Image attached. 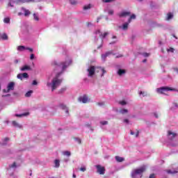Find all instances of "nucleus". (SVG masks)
Instances as JSON below:
<instances>
[{
  "label": "nucleus",
  "instance_id": "nucleus-10",
  "mask_svg": "<svg viewBox=\"0 0 178 178\" xmlns=\"http://www.w3.org/2000/svg\"><path fill=\"white\" fill-rule=\"evenodd\" d=\"M17 49L19 52H23V51H29L30 52H33V49L30 47H26L25 46H23V45L18 46Z\"/></svg>",
  "mask_w": 178,
  "mask_h": 178
},
{
  "label": "nucleus",
  "instance_id": "nucleus-62",
  "mask_svg": "<svg viewBox=\"0 0 178 178\" xmlns=\"http://www.w3.org/2000/svg\"><path fill=\"white\" fill-rule=\"evenodd\" d=\"M72 177H73V178H76V175H75V174H73Z\"/></svg>",
  "mask_w": 178,
  "mask_h": 178
},
{
  "label": "nucleus",
  "instance_id": "nucleus-20",
  "mask_svg": "<svg viewBox=\"0 0 178 178\" xmlns=\"http://www.w3.org/2000/svg\"><path fill=\"white\" fill-rule=\"evenodd\" d=\"M0 40L6 41L8 40V35L6 33H0Z\"/></svg>",
  "mask_w": 178,
  "mask_h": 178
},
{
  "label": "nucleus",
  "instance_id": "nucleus-33",
  "mask_svg": "<svg viewBox=\"0 0 178 178\" xmlns=\"http://www.w3.org/2000/svg\"><path fill=\"white\" fill-rule=\"evenodd\" d=\"M66 90H67V88H66V87L62 88L58 91V94H63V92H65V91H66Z\"/></svg>",
  "mask_w": 178,
  "mask_h": 178
},
{
  "label": "nucleus",
  "instance_id": "nucleus-55",
  "mask_svg": "<svg viewBox=\"0 0 178 178\" xmlns=\"http://www.w3.org/2000/svg\"><path fill=\"white\" fill-rule=\"evenodd\" d=\"M153 115L154 118H156V119H158V118H159V115L156 113H154Z\"/></svg>",
  "mask_w": 178,
  "mask_h": 178
},
{
  "label": "nucleus",
  "instance_id": "nucleus-8",
  "mask_svg": "<svg viewBox=\"0 0 178 178\" xmlns=\"http://www.w3.org/2000/svg\"><path fill=\"white\" fill-rule=\"evenodd\" d=\"M156 91L159 94H163V92H166V91H173V89L168 86H163L161 88H157Z\"/></svg>",
  "mask_w": 178,
  "mask_h": 178
},
{
  "label": "nucleus",
  "instance_id": "nucleus-4",
  "mask_svg": "<svg viewBox=\"0 0 178 178\" xmlns=\"http://www.w3.org/2000/svg\"><path fill=\"white\" fill-rule=\"evenodd\" d=\"M176 136H177V134L175 133H173L171 131H168V138L169 140L170 145H171V147H177V145H178L177 142H175V143H173L175 137H176Z\"/></svg>",
  "mask_w": 178,
  "mask_h": 178
},
{
  "label": "nucleus",
  "instance_id": "nucleus-43",
  "mask_svg": "<svg viewBox=\"0 0 178 178\" xmlns=\"http://www.w3.org/2000/svg\"><path fill=\"white\" fill-rule=\"evenodd\" d=\"M75 141L78 143V144H81V139L79 138H75Z\"/></svg>",
  "mask_w": 178,
  "mask_h": 178
},
{
  "label": "nucleus",
  "instance_id": "nucleus-1",
  "mask_svg": "<svg viewBox=\"0 0 178 178\" xmlns=\"http://www.w3.org/2000/svg\"><path fill=\"white\" fill-rule=\"evenodd\" d=\"M51 65L52 66H56V67H60L61 69V72L56 74V76L52 79L51 83L47 82V87H51V91H55L62 83L63 79H59L60 76L67 69V67L72 65V58L69 56H67L65 61L58 63L56 60H54Z\"/></svg>",
  "mask_w": 178,
  "mask_h": 178
},
{
  "label": "nucleus",
  "instance_id": "nucleus-57",
  "mask_svg": "<svg viewBox=\"0 0 178 178\" xmlns=\"http://www.w3.org/2000/svg\"><path fill=\"white\" fill-rule=\"evenodd\" d=\"M101 19H102V17H98L97 22L99 23V20H101Z\"/></svg>",
  "mask_w": 178,
  "mask_h": 178
},
{
  "label": "nucleus",
  "instance_id": "nucleus-21",
  "mask_svg": "<svg viewBox=\"0 0 178 178\" xmlns=\"http://www.w3.org/2000/svg\"><path fill=\"white\" fill-rule=\"evenodd\" d=\"M125 73H126V70L123 69H119L117 72V74H118V76H123V74H124Z\"/></svg>",
  "mask_w": 178,
  "mask_h": 178
},
{
  "label": "nucleus",
  "instance_id": "nucleus-25",
  "mask_svg": "<svg viewBox=\"0 0 178 178\" xmlns=\"http://www.w3.org/2000/svg\"><path fill=\"white\" fill-rule=\"evenodd\" d=\"M54 164L55 168H59V166H60V161H59V159L54 160Z\"/></svg>",
  "mask_w": 178,
  "mask_h": 178
},
{
  "label": "nucleus",
  "instance_id": "nucleus-22",
  "mask_svg": "<svg viewBox=\"0 0 178 178\" xmlns=\"http://www.w3.org/2000/svg\"><path fill=\"white\" fill-rule=\"evenodd\" d=\"M129 111L126 108L120 109V111H118V113H121L122 115H124V113H128Z\"/></svg>",
  "mask_w": 178,
  "mask_h": 178
},
{
  "label": "nucleus",
  "instance_id": "nucleus-32",
  "mask_svg": "<svg viewBox=\"0 0 178 178\" xmlns=\"http://www.w3.org/2000/svg\"><path fill=\"white\" fill-rule=\"evenodd\" d=\"M99 69H100V70L102 71V75L101 77H104V75L105 74V73H106V70H105V69H104L102 67H99Z\"/></svg>",
  "mask_w": 178,
  "mask_h": 178
},
{
  "label": "nucleus",
  "instance_id": "nucleus-24",
  "mask_svg": "<svg viewBox=\"0 0 178 178\" xmlns=\"http://www.w3.org/2000/svg\"><path fill=\"white\" fill-rule=\"evenodd\" d=\"M22 10L24 11V16H29L30 15V10L24 8H22Z\"/></svg>",
  "mask_w": 178,
  "mask_h": 178
},
{
  "label": "nucleus",
  "instance_id": "nucleus-37",
  "mask_svg": "<svg viewBox=\"0 0 178 178\" xmlns=\"http://www.w3.org/2000/svg\"><path fill=\"white\" fill-rule=\"evenodd\" d=\"M33 19L36 22H38L40 20V18L38 17V15H37L36 13L33 14Z\"/></svg>",
  "mask_w": 178,
  "mask_h": 178
},
{
  "label": "nucleus",
  "instance_id": "nucleus-12",
  "mask_svg": "<svg viewBox=\"0 0 178 178\" xmlns=\"http://www.w3.org/2000/svg\"><path fill=\"white\" fill-rule=\"evenodd\" d=\"M110 55H115V54H113V51H106L105 54H102V60L103 62H105V60H106V58L110 56Z\"/></svg>",
  "mask_w": 178,
  "mask_h": 178
},
{
  "label": "nucleus",
  "instance_id": "nucleus-45",
  "mask_svg": "<svg viewBox=\"0 0 178 178\" xmlns=\"http://www.w3.org/2000/svg\"><path fill=\"white\" fill-rule=\"evenodd\" d=\"M100 124L105 126V124H108V121H102L100 122Z\"/></svg>",
  "mask_w": 178,
  "mask_h": 178
},
{
  "label": "nucleus",
  "instance_id": "nucleus-39",
  "mask_svg": "<svg viewBox=\"0 0 178 178\" xmlns=\"http://www.w3.org/2000/svg\"><path fill=\"white\" fill-rule=\"evenodd\" d=\"M88 9H91V4H88L83 7V10H88Z\"/></svg>",
  "mask_w": 178,
  "mask_h": 178
},
{
  "label": "nucleus",
  "instance_id": "nucleus-60",
  "mask_svg": "<svg viewBox=\"0 0 178 178\" xmlns=\"http://www.w3.org/2000/svg\"><path fill=\"white\" fill-rule=\"evenodd\" d=\"M3 97H10V94H7L6 95H3Z\"/></svg>",
  "mask_w": 178,
  "mask_h": 178
},
{
  "label": "nucleus",
  "instance_id": "nucleus-58",
  "mask_svg": "<svg viewBox=\"0 0 178 178\" xmlns=\"http://www.w3.org/2000/svg\"><path fill=\"white\" fill-rule=\"evenodd\" d=\"M14 63L17 65V63H19V60H15Z\"/></svg>",
  "mask_w": 178,
  "mask_h": 178
},
{
  "label": "nucleus",
  "instance_id": "nucleus-3",
  "mask_svg": "<svg viewBox=\"0 0 178 178\" xmlns=\"http://www.w3.org/2000/svg\"><path fill=\"white\" fill-rule=\"evenodd\" d=\"M41 0H9L8 6L13 8L15 3H29L30 2H40Z\"/></svg>",
  "mask_w": 178,
  "mask_h": 178
},
{
  "label": "nucleus",
  "instance_id": "nucleus-44",
  "mask_svg": "<svg viewBox=\"0 0 178 178\" xmlns=\"http://www.w3.org/2000/svg\"><path fill=\"white\" fill-rule=\"evenodd\" d=\"M70 2L71 5H76V3H77V1H76L75 0H70Z\"/></svg>",
  "mask_w": 178,
  "mask_h": 178
},
{
  "label": "nucleus",
  "instance_id": "nucleus-18",
  "mask_svg": "<svg viewBox=\"0 0 178 178\" xmlns=\"http://www.w3.org/2000/svg\"><path fill=\"white\" fill-rule=\"evenodd\" d=\"M58 106L59 108H60V109L65 111V113H69V108H67V106H66V105H65L64 104H60Z\"/></svg>",
  "mask_w": 178,
  "mask_h": 178
},
{
  "label": "nucleus",
  "instance_id": "nucleus-52",
  "mask_svg": "<svg viewBox=\"0 0 178 178\" xmlns=\"http://www.w3.org/2000/svg\"><path fill=\"white\" fill-rule=\"evenodd\" d=\"M34 58H35V56H34L33 54H31V56H30L31 60H33V59H34Z\"/></svg>",
  "mask_w": 178,
  "mask_h": 178
},
{
  "label": "nucleus",
  "instance_id": "nucleus-48",
  "mask_svg": "<svg viewBox=\"0 0 178 178\" xmlns=\"http://www.w3.org/2000/svg\"><path fill=\"white\" fill-rule=\"evenodd\" d=\"M123 122L126 124H129V123H130V121L129 120V119H124L123 120Z\"/></svg>",
  "mask_w": 178,
  "mask_h": 178
},
{
  "label": "nucleus",
  "instance_id": "nucleus-30",
  "mask_svg": "<svg viewBox=\"0 0 178 178\" xmlns=\"http://www.w3.org/2000/svg\"><path fill=\"white\" fill-rule=\"evenodd\" d=\"M176 108H178V104L176 102L172 103V106L170 108L171 111H175Z\"/></svg>",
  "mask_w": 178,
  "mask_h": 178
},
{
  "label": "nucleus",
  "instance_id": "nucleus-51",
  "mask_svg": "<svg viewBox=\"0 0 178 178\" xmlns=\"http://www.w3.org/2000/svg\"><path fill=\"white\" fill-rule=\"evenodd\" d=\"M143 56L145 58H148V56H149V54H148V53H143Z\"/></svg>",
  "mask_w": 178,
  "mask_h": 178
},
{
  "label": "nucleus",
  "instance_id": "nucleus-16",
  "mask_svg": "<svg viewBox=\"0 0 178 178\" xmlns=\"http://www.w3.org/2000/svg\"><path fill=\"white\" fill-rule=\"evenodd\" d=\"M131 13L129 11H122L118 14L119 17H126V16H130Z\"/></svg>",
  "mask_w": 178,
  "mask_h": 178
},
{
  "label": "nucleus",
  "instance_id": "nucleus-31",
  "mask_svg": "<svg viewBox=\"0 0 178 178\" xmlns=\"http://www.w3.org/2000/svg\"><path fill=\"white\" fill-rule=\"evenodd\" d=\"M4 23H6V24H10V17H6L3 19Z\"/></svg>",
  "mask_w": 178,
  "mask_h": 178
},
{
  "label": "nucleus",
  "instance_id": "nucleus-27",
  "mask_svg": "<svg viewBox=\"0 0 178 178\" xmlns=\"http://www.w3.org/2000/svg\"><path fill=\"white\" fill-rule=\"evenodd\" d=\"M33 91L32 90H29L26 94H25V97H26V98H30V97H31V95L33 94Z\"/></svg>",
  "mask_w": 178,
  "mask_h": 178
},
{
  "label": "nucleus",
  "instance_id": "nucleus-41",
  "mask_svg": "<svg viewBox=\"0 0 178 178\" xmlns=\"http://www.w3.org/2000/svg\"><path fill=\"white\" fill-rule=\"evenodd\" d=\"M113 1L115 0H102V2H104V3H109L111 2H113Z\"/></svg>",
  "mask_w": 178,
  "mask_h": 178
},
{
  "label": "nucleus",
  "instance_id": "nucleus-14",
  "mask_svg": "<svg viewBox=\"0 0 178 178\" xmlns=\"http://www.w3.org/2000/svg\"><path fill=\"white\" fill-rule=\"evenodd\" d=\"M17 78L19 80H23V79H29V74L27 72L18 74Z\"/></svg>",
  "mask_w": 178,
  "mask_h": 178
},
{
  "label": "nucleus",
  "instance_id": "nucleus-19",
  "mask_svg": "<svg viewBox=\"0 0 178 178\" xmlns=\"http://www.w3.org/2000/svg\"><path fill=\"white\" fill-rule=\"evenodd\" d=\"M26 70H31V67L29 65H25L20 69L21 72H26Z\"/></svg>",
  "mask_w": 178,
  "mask_h": 178
},
{
  "label": "nucleus",
  "instance_id": "nucleus-50",
  "mask_svg": "<svg viewBox=\"0 0 178 178\" xmlns=\"http://www.w3.org/2000/svg\"><path fill=\"white\" fill-rule=\"evenodd\" d=\"M120 105H126L127 103L126 102V101L122 100L121 102H120Z\"/></svg>",
  "mask_w": 178,
  "mask_h": 178
},
{
  "label": "nucleus",
  "instance_id": "nucleus-9",
  "mask_svg": "<svg viewBox=\"0 0 178 178\" xmlns=\"http://www.w3.org/2000/svg\"><path fill=\"white\" fill-rule=\"evenodd\" d=\"M87 72L88 77H92L95 74V67L93 65L89 66Z\"/></svg>",
  "mask_w": 178,
  "mask_h": 178
},
{
  "label": "nucleus",
  "instance_id": "nucleus-38",
  "mask_svg": "<svg viewBox=\"0 0 178 178\" xmlns=\"http://www.w3.org/2000/svg\"><path fill=\"white\" fill-rule=\"evenodd\" d=\"M138 134H139L138 131H137L136 133H135V132L133 131H131V136H134V135H135V137H138Z\"/></svg>",
  "mask_w": 178,
  "mask_h": 178
},
{
  "label": "nucleus",
  "instance_id": "nucleus-5",
  "mask_svg": "<svg viewBox=\"0 0 178 178\" xmlns=\"http://www.w3.org/2000/svg\"><path fill=\"white\" fill-rule=\"evenodd\" d=\"M108 34H109V33L105 32L104 33H102V32H101V31L98 29L95 32V40H98V38H97V37H99L102 39V42L104 41V38H105L106 35H108Z\"/></svg>",
  "mask_w": 178,
  "mask_h": 178
},
{
  "label": "nucleus",
  "instance_id": "nucleus-46",
  "mask_svg": "<svg viewBox=\"0 0 178 178\" xmlns=\"http://www.w3.org/2000/svg\"><path fill=\"white\" fill-rule=\"evenodd\" d=\"M86 127H88L92 131H94V129H92V127H91V124H86Z\"/></svg>",
  "mask_w": 178,
  "mask_h": 178
},
{
  "label": "nucleus",
  "instance_id": "nucleus-17",
  "mask_svg": "<svg viewBox=\"0 0 178 178\" xmlns=\"http://www.w3.org/2000/svg\"><path fill=\"white\" fill-rule=\"evenodd\" d=\"M129 24H130V22L128 21L127 22L124 23L122 26H119V29H122V30L126 31V30L129 29Z\"/></svg>",
  "mask_w": 178,
  "mask_h": 178
},
{
  "label": "nucleus",
  "instance_id": "nucleus-36",
  "mask_svg": "<svg viewBox=\"0 0 178 178\" xmlns=\"http://www.w3.org/2000/svg\"><path fill=\"white\" fill-rule=\"evenodd\" d=\"M132 19H136V15L132 14V15L130 16L129 19H128L129 23H131Z\"/></svg>",
  "mask_w": 178,
  "mask_h": 178
},
{
  "label": "nucleus",
  "instance_id": "nucleus-63",
  "mask_svg": "<svg viewBox=\"0 0 178 178\" xmlns=\"http://www.w3.org/2000/svg\"><path fill=\"white\" fill-rule=\"evenodd\" d=\"M106 20H109V17L108 16L106 17Z\"/></svg>",
  "mask_w": 178,
  "mask_h": 178
},
{
  "label": "nucleus",
  "instance_id": "nucleus-59",
  "mask_svg": "<svg viewBox=\"0 0 178 178\" xmlns=\"http://www.w3.org/2000/svg\"><path fill=\"white\" fill-rule=\"evenodd\" d=\"M122 56H123V55L120 54V55L117 56L116 58H122Z\"/></svg>",
  "mask_w": 178,
  "mask_h": 178
},
{
  "label": "nucleus",
  "instance_id": "nucleus-64",
  "mask_svg": "<svg viewBox=\"0 0 178 178\" xmlns=\"http://www.w3.org/2000/svg\"><path fill=\"white\" fill-rule=\"evenodd\" d=\"M102 44H101L100 46H99L97 48L98 49H99V48H102Z\"/></svg>",
  "mask_w": 178,
  "mask_h": 178
},
{
  "label": "nucleus",
  "instance_id": "nucleus-53",
  "mask_svg": "<svg viewBox=\"0 0 178 178\" xmlns=\"http://www.w3.org/2000/svg\"><path fill=\"white\" fill-rule=\"evenodd\" d=\"M80 170H81V172H86V167H81V168H80Z\"/></svg>",
  "mask_w": 178,
  "mask_h": 178
},
{
  "label": "nucleus",
  "instance_id": "nucleus-28",
  "mask_svg": "<svg viewBox=\"0 0 178 178\" xmlns=\"http://www.w3.org/2000/svg\"><path fill=\"white\" fill-rule=\"evenodd\" d=\"M171 19H173V14L169 13L168 14H167V17L165 20H171Z\"/></svg>",
  "mask_w": 178,
  "mask_h": 178
},
{
  "label": "nucleus",
  "instance_id": "nucleus-11",
  "mask_svg": "<svg viewBox=\"0 0 178 178\" xmlns=\"http://www.w3.org/2000/svg\"><path fill=\"white\" fill-rule=\"evenodd\" d=\"M96 169L99 175H105V167H102L101 165H97Z\"/></svg>",
  "mask_w": 178,
  "mask_h": 178
},
{
  "label": "nucleus",
  "instance_id": "nucleus-29",
  "mask_svg": "<svg viewBox=\"0 0 178 178\" xmlns=\"http://www.w3.org/2000/svg\"><path fill=\"white\" fill-rule=\"evenodd\" d=\"M167 173H168L169 175H175L177 173V171L175 170H167Z\"/></svg>",
  "mask_w": 178,
  "mask_h": 178
},
{
  "label": "nucleus",
  "instance_id": "nucleus-56",
  "mask_svg": "<svg viewBox=\"0 0 178 178\" xmlns=\"http://www.w3.org/2000/svg\"><path fill=\"white\" fill-rule=\"evenodd\" d=\"M149 178H155V175L154 174H152L149 175Z\"/></svg>",
  "mask_w": 178,
  "mask_h": 178
},
{
  "label": "nucleus",
  "instance_id": "nucleus-34",
  "mask_svg": "<svg viewBox=\"0 0 178 178\" xmlns=\"http://www.w3.org/2000/svg\"><path fill=\"white\" fill-rule=\"evenodd\" d=\"M13 125L15 127H19V129L22 127V125L19 124L16 121H13Z\"/></svg>",
  "mask_w": 178,
  "mask_h": 178
},
{
  "label": "nucleus",
  "instance_id": "nucleus-2",
  "mask_svg": "<svg viewBox=\"0 0 178 178\" xmlns=\"http://www.w3.org/2000/svg\"><path fill=\"white\" fill-rule=\"evenodd\" d=\"M145 169H147V166L143 165L138 169H136L132 170L131 173V176L132 178H137V176H140V177H143V172H145Z\"/></svg>",
  "mask_w": 178,
  "mask_h": 178
},
{
  "label": "nucleus",
  "instance_id": "nucleus-42",
  "mask_svg": "<svg viewBox=\"0 0 178 178\" xmlns=\"http://www.w3.org/2000/svg\"><path fill=\"white\" fill-rule=\"evenodd\" d=\"M9 140V138H6L3 140V145H6V143H8V140Z\"/></svg>",
  "mask_w": 178,
  "mask_h": 178
},
{
  "label": "nucleus",
  "instance_id": "nucleus-26",
  "mask_svg": "<svg viewBox=\"0 0 178 178\" xmlns=\"http://www.w3.org/2000/svg\"><path fill=\"white\" fill-rule=\"evenodd\" d=\"M115 161H117V162H123V161H124V158L116 156Z\"/></svg>",
  "mask_w": 178,
  "mask_h": 178
},
{
  "label": "nucleus",
  "instance_id": "nucleus-49",
  "mask_svg": "<svg viewBox=\"0 0 178 178\" xmlns=\"http://www.w3.org/2000/svg\"><path fill=\"white\" fill-rule=\"evenodd\" d=\"M168 52H175V49L173 48H170L167 49Z\"/></svg>",
  "mask_w": 178,
  "mask_h": 178
},
{
  "label": "nucleus",
  "instance_id": "nucleus-15",
  "mask_svg": "<svg viewBox=\"0 0 178 178\" xmlns=\"http://www.w3.org/2000/svg\"><path fill=\"white\" fill-rule=\"evenodd\" d=\"M104 13H108V16H113L115 10L109 7L104 8Z\"/></svg>",
  "mask_w": 178,
  "mask_h": 178
},
{
  "label": "nucleus",
  "instance_id": "nucleus-54",
  "mask_svg": "<svg viewBox=\"0 0 178 178\" xmlns=\"http://www.w3.org/2000/svg\"><path fill=\"white\" fill-rule=\"evenodd\" d=\"M98 105L99 106H104V105H105V102H99Z\"/></svg>",
  "mask_w": 178,
  "mask_h": 178
},
{
  "label": "nucleus",
  "instance_id": "nucleus-40",
  "mask_svg": "<svg viewBox=\"0 0 178 178\" xmlns=\"http://www.w3.org/2000/svg\"><path fill=\"white\" fill-rule=\"evenodd\" d=\"M63 154V155H65V156H70V155H71V153L69 151H65Z\"/></svg>",
  "mask_w": 178,
  "mask_h": 178
},
{
  "label": "nucleus",
  "instance_id": "nucleus-35",
  "mask_svg": "<svg viewBox=\"0 0 178 178\" xmlns=\"http://www.w3.org/2000/svg\"><path fill=\"white\" fill-rule=\"evenodd\" d=\"M139 95L140 97H141V95H142V97H147V92L140 91L139 92Z\"/></svg>",
  "mask_w": 178,
  "mask_h": 178
},
{
  "label": "nucleus",
  "instance_id": "nucleus-23",
  "mask_svg": "<svg viewBox=\"0 0 178 178\" xmlns=\"http://www.w3.org/2000/svg\"><path fill=\"white\" fill-rule=\"evenodd\" d=\"M29 113H24L21 114H15V116L17 118H23V116H29Z\"/></svg>",
  "mask_w": 178,
  "mask_h": 178
},
{
  "label": "nucleus",
  "instance_id": "nucleus-61",
  "mask_svg": "<svg viewBox=\"0 0 178 178\" xmlns=\"http://www.w3.org/2000/svg\"><path fill=\"white\" fill-rule=\"evenodd\" d=\"M146 62H147V59L146 58L143 60V63H145Z\"/></svg>",
  "mask_w": 178,
  "mask_h": 178
},
{
  "label": "nucleus",
  "instance_id": "nucleus-13",
  "mask_svg": "<svg viewBox=\"0 0 178 178\" xmlns=\"http://www.w3.org/2000/svg\"><path fill=\"white\" fill-rule=\"evenodd\" d=\"M19 165H16V162H14L13 164L9 165V168H8V171L11 172V175H13V172H15V170H16V168H18Z\"/></svg>",
  "mask_w": 178,
  "mask_h": 178
},
{
  "label": "nucleus",
  "instance_id": "nucleus-6",
  "mask_svg": "<svg viewBox=\"0 0 178 178\" xmlns=\"http://www.w3.org/2000/svg\"><path fill=\"white\" fill-rule=\"evenodd\" d=\"M13 90H15V82H10L7 85V89H3V92L8 94V92H10Z\"/></svg>",
  "mask_w": 178,
  "mask_h": 178
},
{
  "label": "nucleus",
  "instance_id": "nucleus-47",
  "mask_svg": "<svg viewBox=\"0 0 178 178\" xmlns=\"http://www.w3.org/2000/svg\"><path fill=\"white\" fill-rule=\"evenodd\" d=\"M38 84V82L37 80H33L32 82V86H37Z\"/></svg>",
  "mask_w": 178,
  "mask_h": 178
},
{
  "label": "nucleus",
  "instance_id": "nucleus-7",
  "mask_svg": "<svg viewBox=\"0 0 178 178\" xmlns=\"http://www.w3.org/2000/svg\"><path fill=\"white\" fill-rule=\"evenodd\" d=\"M78 101L82 104H88L90 102V98L87 95H83L78 98Z\"/></svg>",
  "mask_w": 178,
  "mask_h": 178
}]
</instances>
